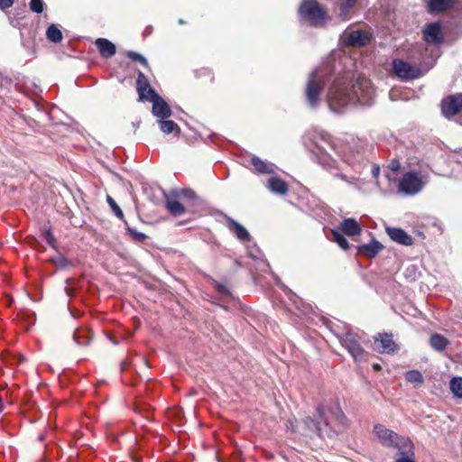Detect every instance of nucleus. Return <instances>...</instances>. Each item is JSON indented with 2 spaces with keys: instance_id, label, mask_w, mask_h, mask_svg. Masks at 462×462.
I'll return each instance as SVG.
<instances>
[{
  "instance_id": "864d4df0",
  "label": "nucleus",
  "mask_w": 462,
  "mask_h": 462,
  "mask_svg": "<svg viewBox=\"0 0 462 462\" xmlns=\"http://www.w3.org/2000/svg\"><path fill=\"white\" fill-rule=\"evenodd\" d=\"M248 254H249V256H250L251 258H253V259H256V258H257V256H256V255H254V254L253 253H251V252H249V253H248Z\"/></svg>"
},
{
  "instance_id": "ddd939ff",
  "label": "nucleus",
  "mask_w": 462,
  "mask_h": 462,
  "mask_svg": "<svg viewBox=\"0 0 462 462\" xmlns=\"http://www.w3.org/2000/svg\"><path fill=\"white\" fill-rule=\"evenodd\" d=\"M374 345L378 352L382 354L393 355L399 349L398 345L393 339V335L388 333H379L374 337Z\"/></svg>"
},
{
  "instance_id": "b1692460",
  "label": "nucleus",
  "mask_w": 462,
  "mask_h": 462,
  "mask_svg": "<svg viewBox=\"0 0 462 462\" xmlns=\"http://www.w3.org/2000/svg\"><path fill=\"white\" fill-rule=\"evenodd\" d=\"M449 345V341L444 336L435 333L430 337V346L436 351L441 352Z\"/></svg>"
},
{
  "instance_id": "603ef678",
  "label": "nucleus",
  "mask_w": 462,
  "mask_h": 462,
  "mask_svg": "<svg viewBox=\"0 0 462 462\" xmlns=\"http://www.w3.org/2000/svg\"><path fill=\"white\" fill-rule=\"evenodd\" d=\"M373 367H374V370H380L381 369V366L378 364L374 365Z\"/></svg>"
},
{
  "instance_id": "4be33fe9",
  "label": "nucleus",
  "mask_w": 462,
  "mask_h": 462,
  "mask_svg": "<svg viewBox=\"0 0 462 462\" xmlns=\"http://www.w3.org/2000/svg\"><path fill=\"white\" fill-rule=\"evenodd\" d=\"M136 89L139 94V98L144 100L148 98L150 89H153L150 86V82L142 71H138L136 79Z\"/></svg>"
},
{
  "instance_id": "bf43d9fd",
  "label": "nucleus",
  "mask_w": 462,
  "mask_h": 462,
  "mask_svg": "<svg viewBox=\"0 0 462 462\" xmlns=\"http://www.w3.org/2000/svg\"><path fill=\"white\" fill-rule=\"evenodd\" d=\"M39 439H40V440H42L43 439V436H40Z\"/></svg>"
},
{
  "instance_id": "ea45409f",
  "label": "nucleus",
  "mask_w": 462,
  "mask_h": 462,
  "mask_svg": "<svg viewBox=\"0 0 462 462\" xmlns=\"http://www.w3.org/2000/svg\"><path fill=\"white\" fill-rule=\"evenodd\" d=\"M42 236L49 245H51L53 248L56 247V238L53 236L51 228L45 229L42 233Z\"/></svg>"
},
{
  "instance_id": "a878e982",
  "label": "nucleus",
  "mask_w": 462,
  "mask_h": 462,
  "mask_svg": "<svg viewBox=\"0 0 462 462\" xmlns=\"http://www.w3.org/2000/svg\"><path fill=\"white\" fill-rule=\"evenodd\" d=\"M158 124L160 130L165 134H174L179 135L180 133V126L174 121L161 119L158 120Z\"/></svg>"
},
{
  "instance_id": "09e8293b",
  "label": "nucleus",
  "mask_w": 462,
  "mask_h": 462,
  "mask_svg": "<svg viewBox=\"0 0 462 462\" xmlns=\"http://www.w3.org/2000/svg\"><path fill=\"white\" fill-rule=\"evenodd\" d=\"M456 152L458 153L460 160L457 161L458 163H462V149H459L458 151H456Z\"/></svg>"
},
{
  "instance_id": "4468645a",
  "label": "nucleus",
  "mask_w": 462,
  "mask_h": 462,
  "mask_svg": "<svg viewBox=\"0 0 462 462\" xmlns=\"http://www.w3.org/2000/svg\"><path fill=\"white\" fill-rule=\"evenodd\" d=\"M454 7L462 10V0H428L427 10L430 14H436Z\"/></svg>"
},
{
  "instance_id": "9d476101",
  "label": "nucleus",
  "mask_w": 462,
  "mask_h": 462,
  "mask_svg": "<svg viewBox=\"0 0 462 462\" xmlns=\"http://www.w3.org/2000/svg\"><path fill=\"white\" fill-rule=\"evenodd\" d=\"M152 103V115L161 119H167L171 116V109L167 102L154 90L150 89L148 98Z\"/></svg>"
},
{
  "instance_id": "5fc2aeb1",
  "label": "nucleus",
  "mask_w": 462,
  "mask_h": 462,
  "mask_svg": "<svg viewBox=\"0 0 462 462\" xmlns=\"http://www.w3.org/2000/svg\"><path fill=\"white\" fill-rule=\"evenodd\" d=\"M125 365L126 364L125 362L121 363V368L122 370H125Z\"/></svg>"
},
{
  "instance_id": "c85d7f7f",
  "label": "nucleus",
  "mask_w": 462,
  "mask_h": 462,
  "mask_svg": "<svg viewBox=\"0 0 462 462\" xmlns=\"http://www.w3.org/2000/svg\"><path fill=\"white\" fill-rule=\"evenodd\" d=\"M166 208L174 217H180L185 213V208L176 199H169L166 202Z\"/></svg>"
},
{
  "instance_id": "f257e3e1",
  "label": "nucleus",
  "mask_w": 462,
  "mask_h": 462,
  "mask_svg": "<svg viewBox=\"0 0 462 462\" xmlns=\"http://www.w3.org/2000/svg\"><path fill=\"white\" fill-rule=\"evenodd\" d=\"M348 58L326 59L309 76L306 86V99L311 108L318 107L320 92L331 83L327 95V102L331 111L342 113L344 109L356 105L370 106L374 103L375 92L369 79L358 77L353 81L352 71L346 69Z\"/></svg>"
},
{
  "instance_id": "f704fd0d",
  "label": "nucleus",
  "mask_w": 462,
  "mask_h": 462,
  "mask_svg": "<svg viewBox=\"0 0 462 462\" xmlns=\"http://www.w3.org/2000/svg\"><path fill=\"white\" fill-rule=\"evenodd\" d=\"M51 262L59 269H65L72 264L71 261L60 254L52 257Z\"/></svg>"
},
{
  "instance_id": "79ce46f5",
  "label": "nucleus",
  "mask_w": 462,
  "mask_h": 462,
  "mask_svg": "<svg viewBox=\"0 0 462 462\" xmlns=\"http://www.w3.org/2000/svg\"><path fill=\"white\" fill-rule=\"evenodd\" d=\"M14 4V0H0V9L5 10L9 8Z\"/></svg>"
},
{
  "instance_id": "20e7f679",
  "label": "nucleus",
  "mask_w": 462,
  "mask_h": 462,
  "mask_svg": "<svg viewBox=\"0 0 462 462\" xmlns=\"http://www.w3.org/2000/svg\"><path fill=\"white\" fill-rule=\"evenodd\" d=\"M298 14L300 21L319 26L324 23L326 13L317 0H302Z\"/></svg>"
},
{
  "instance_id": "e433bc0d",
  "label": "nucleus",
  "mask_w": 462,
  "mask_h": 462,
  "mask_svg": "<svg viewBox=\"0 0 462 462\" xmlns=\"http://www.w3.org/2000/svg\"><path fill=\"white\" fill-rule=\"evenodd\" d=\"M106 202L108 203L111 210L113 211V213L121 220H125L124 219V213L122 211V209L120 208V207L117 205V203L114 200V199L110 196H107L106 197Z\"/></svg>"
},
{
  "instance_id": "c756f323",
  "label": "nucleus",
  "mask_w": 462,
  "mask_h": 462,
  "mask_svg": "<svg viewBox=\"0 0 462 462\" xmlns=\"http://www.w3.org/2000/svg\"><path fill=\"white\" fill-rule=\"evenodd\" d=\"M449 389L456 398L462 399V376L452 377L449 381Z\"/></svg>"
},
{
  "instance_id": "72a5a7b5",
  "label": "nucleus",
  "mask_w": 462,
  "mask_h": 462,
  "mask_svg": "<svg viewBox=\"0 0 462 462\" xmlns=\"http://www.w3.org/2000/svg\"><path fill=\"white\" fill-rule=\"evenodd\" d=\"M172 196L177 199H196V193L191 189H176L171 192Z\"/></svg>"
},
{
  "instance_id": "5701e85b",
  "label": "nucleus",
  "mask_w": 462,
  "mask_h": 462,
  "mask_svg": "<svg viewBox=\"0 0 462 462\" xmlns=\"http://www.w3.org/2000/svg\"><path fill=\"white\" fill-rule=\"evenodd\" d=\"M251 163L254 166V172L257 174H274L273 164L268 163L257 156L251 158Z\"/></svg>"
},
{
  "instance_id": "aec40b11",
  "label": "nucleus",
  "mask_w": 462,
  "mask_h": 462,
  "mask_svg": "<svg viewBox=\"0 0 462 462\" xmlns=\"http://www.w3.org/2000/svg\"><path fill=\"white\" fill-rule=\"evenodd\" d=\"M267 189L277 195H285L288 192V184L277 176H271L266 182Z\"/></svg>"
},
{
  "instance_id": "cd10ccee",
  "label": "nucleus",
  "mask_w": 462,
  "mask_h": 462,
  "mask_svg": "<svg viewBox=\"0 0 462 462\" xmlns=\"http://www.w3.org/2000/svg\"><path fill=\"white\" fill-rule=\"evenodd\" d=\"M73 340L79 346H88L91 340L90 332L86 329H76L73 334Z\"/></svg>"
},
{
  "instance_id": "7ed1b4c3",
  "label": "nucleus",
  "mask_w": 462,
  "mask_h": 462,
  "mask_svg": "<svg viewBox=\"0 0 462 462\" xmlns=\"http://www.w3.org/2000/svg\"><path fill=\"white\" fill-rule=\"evenodd\" d=\"M341 345L345 347L356 362L366 359L367 353L362 346L364 332L358 333L347 330L337 336Z\"/></svg>"
},
{
  "instance_id": "1a4fd4ad",
  "label": "nucleus",
  "mask_w": 462,
  "mask_h": 462,
  "mask_svg": "<svg viewBox=\"0 0 462 462\" xmlns=\"http://www.w3.org/2000/svg\"><path fill=\"white\" fill-rule=\"evenodd\" d=\"M423 183L417 172H406L399 181V190L406 195H415L422 189Z\"/></svg>"
},
{
  "instance_id": "a19ab883",
  "label": "nucleus",
  "mask_w": 462,
  "mask_h": 462,
  "mask_svg": "<svg viewBox=\"0 0 462 462\" xmlns=\"http://www.w3.org/2000/svg\"><path fill=\"white\" fill-rule=\"evenodd\" d=\"M30 9L36 14L42 13L44 9V3L42 0H31L30 1Z\"/></svg>"
},
{
  "instance_id": "412c9836",
  "label": "nucleus",
  "mask_w": 462,
  "mask_h": 462,
  "mask_svg": "<svg viewBox=\"0 0 462 462\" xmlns=\"http://www.w3.org/2000/svg\"><path fill=\"white\" fill-rule=\"evenodd\" d=\"M405 444H402V448L398 450L401 456L394 462H415L414 459V445L411 440H404Z\"/></svg>"
},
{
  "instance_id": "39448f33",
  "label": "nucleus",
  "mask_w": 462,
  "mask_h": 462,
  "mask_svg": "<svg viewBox=\"0 0 462 462\" xmlns=\"http://www.w3.org/2000/svg\"><path fill=\"white\" fill-rule=\"evenodd\" d=\"M373 32L365 30H346L340 36V41L344 46L352 48H363L371 43Z\"/></svg>"
},
{
  "instance_id": "6ab92c4d",
  "label": "nucleus",
  "mask_w": 462,
  "mask_h": 462,
  "mask_svg": "<svg viewBox=\"0 0 462 462\" xmlns=\"http://www.w3.org/2000/svg\"><path fill=\"white\" fill-rule=\"evenodd\" d=\"M339 228L344 235L348 236H358L362 232L360 224L353 217L345 218Z\"/></svg>"
},
{
  "instance_id": "9b49d317",
  "label": "nucleus",
  "mask_w": 462,
  "mask_h": 462,
  "mask_svg": "<svg viewBox=\"0 0 462 462\" xmlns=\"http://www.w3.org/2000/svg\"><path fill=\"white\" fill-rule=\"evenodd\" d=\"M462 109V93L450 95L441 101V112L447 118L457 115Z\"/></svg>"
},
{
  "instance_id": "a211bd4d",
  "label": "nucleus",
  "mask_w": 462,
  "mask_h": 462,
  "mask_svg": "<svg viewBox=\"0 0 462 462\" xmlns=\"http://www.w3.org/2000/svg\"><path fill=\"white\" fill-rule=\"evenodd\" d=\"M95 45L97 46L99 54L105 59H109L113 57L116 52V45L111 41L106 38L97 39L95 42Z\"/></svg>"
},
{
  "instance_id": "a18cd8bd",
  "label": "nucleus",
  "mask_w": 462,
  "mask_h": 462,
  "mask_svg": "<svg viewBox=\"0 0 462 462\" xmlns=\"http://www.w3.org/2000/svg\"><path fill=\"white\" fill-rule=\"evenodd\" d=\"M217 291H218L220 293H222V294H224V293L227 292V289H226V286H225V285H223V284H218V285H217Z\"/></svg>"
},
{
  "instance_id": "58836bf2",
  "label": "nucleus",
  "mask_w": 462,
  "mask_h": 462,
  "mask_svg": "<svg viewBox=\"0 0 462 462\" xmlns=\"http://www.w3.org/2000/svg\"><path fill=\"white\" fill-rule=\"evenodd\" d=\"M126 56L136 62H139L143 67L148 68V61L145 57H143L142 54L135 52L134 51H129L126 52Z\"/></svg>"
},
{
  "instance_id": "473e14b6",
  "label": "nucleus",
  "mask_w": 462,
  "mask_h": 462,
  "mask_svg": "<svg viewBox=\"0 0 462 462\" xmlns=\"http://www.w3.org/2000/svg\"><path fill=\"white\" fill-rule=\"evenodd\" d=\"M331 233L333 236V241L337 243L342 249L346 250L349 248V243L347 239L340 231L333 229Z\"/></svg>"
},
{
  "instance_id": "3c124183",
  "label": "nucleus",
  "mask_w": 462,
  "mask_h": 462,
  "mask_svg": "<svg viewBox=\"0 0 462 462\" xmlns=\"http://www.w3.org/2000/svg\"><path fill=\"white\" fill-rule=\"evenodd\" d=\"M3 409H4L3 400H2V397L0 396V412L3 411Z\"/></svg>"
},
{
  "instance_id": "13d9d810",
  "label": "nucleus",
  "mask_w": 462,
  "mask_h": 462,
  "mask_svg": "<svg viewBox=\"0 0 462 462\" xmlns=\"http://www.w3.org/2000/svg\"><path fill=\"white\" fill-rule=\"evenodd\" d=\"M436 52H439V50H437V51H436ZM434 57H435V58H438V57H439V53H436V54L434 55Z\"/></svg>"
},
{
  "instance_id": "c03bdc74",
  "label": "nucleus",
  "mask_w": 462,
  "mask_h": 462,
  "mask_svg": "<svg viewBox=\"0 0 462 462\" xmlns=\"http://www.w3.org/2000/svg\"><path fill=\"white\" fill-rule=\"evenodd\" d=\"M379 174H380V168H379V166L375 165V164L373 165V167H372V175H373V177L377 178L379 176Z\"/></svg>"
},
{
  "instance_id": "393cba45",
  "label": "nucleus",
  "mask_w": 462,
  "mask_h": 462,
  "mask_svg": "<svg viewBox=\"0 0 462 462\" xmlns=\"http://www.w3.org/2000/svg\"><path fill=\"white\" fill-rule=\"evenodd\" d=\"M357 0H341L338 7V16L343 21L350 18L352 9L355 7Z\"/></svg>"
},
{
  "instance_id": "dca6fc26",
  "label": "nucleus",
  "mask_w": 462,
  "mask_h": 462,
  "mask_svg": "<svg viewBox=\"0 0 462 462\" xmlns=\"http://www.w3.org/2000/svg\"><path fill=\"white\" fill-rule=\"evenodd\" d=\"M386 233L389 237L402 245H411L413 238L406 231L398 227H386Z\"/></svg>"
},
{
  "instance_id": "c9c22d12",
  "label": "nucleus",
  "mask_w": 462,
  "mask_h": 462,
  "mask_svg": "<svg viewBox=\"0 0 462 462\" xmlns=\"http://www.w3.org/2000/svg\"><path fill=\"white\" fill-rule=\"evenodd\" d=\"M330 412L341 425H345L346 418L337 403L331 406Z\"/></svg>"
},
{
  "instance_id": "423d86ee",
  "label": "nucleus",
  "mask_w": 462,
  "mask_h": 462,
  "mask_svg": "<svg viewBox=\"0 0 462 462\" xmlns=\"http://www.w3.org/2000/svg\"><path fill=\"white\" fill-rule=\"evenodd\" d=\"M318 418L313 419L308 417L304 420L305 425L320 438H332L335 431L328 425V421L325 416V409L322 405L317 407Z\"/></svg>"
},
{
  "instance_id": "bb28decb",
  "label": "nucleus",
  "mask_w": 462,
  "mask_h": 462,
  "mask_svg": "<svg viewBox=\"0 0 462 462\" xmlns=\"http://www.w3.org/2000/svg\"><path fill=\"white\" fill-rule=\"evenodd\" d=\"M46 37L52 43H60L63 39V34L59 26L52 23L46 30Z\"/></svg>"
},
{
  "instance_id": "4c0bfd02",
  "label": "nucleus",
  "mask_w": 462,
  "mask_h": 462,
  "mask_svg": "<svg viewBox=\"0 0 462 462\" xmlns=\"http://www.w3.org/2000/svg\"><path fill=\"white\" fill-rule=\"evenodd\" d=\"M275 283L284 291V293L290 298V300L295 301L296 294L285 284H283L281 279L274 273H273Z\"/></svg>"
},
{
  "instance_id": "4d7b16f0",
  "label": "nucleus",
  "mask_w": 462,
  "mask_h": 462,
  "mask_svg": "<svg viewBox=\"0 0 462 462\" xmlns=\"http://www.w3.org/2000/svg\"><path fill=\"white\" fill-rule=\"evenodd\" d=\"M179 23H180V24H184V23H185V22H184L182 19H180V20H179Z\"/></svg>"
},
{
  "instance_id": "37998d69",
  "label": "nucleus",
  "mask_w": 462,
  "mask_h": 462,
  "mask_svg": "<svg viewBox=\"0 0 462 462\" xmlns=\"http://www.w3.org/2000/svg\"><path fill=\"white\" fill-rule=\"evenodd\" d=\"M401 167V164L399 162V161L397 160H393L389 165V168L393 171H396L400 169Z\"/></svg>"
},
{
  "instance_id": "2f4dec72",
  "label": "nucleus",
  "mask_w": 462,
  "mask_h": 462,
  "mask_svg": "<svg viewBox=\"0 0 462 462\" xmlns=\"http://www.w3.org/2000/svg\"><path fill=\"white\" fill-rule=\"evenodd\" d=\"M404 377L407 382L411 383L422 384L424 378L419 370H409L405 373Z\"/></svg>"
},
{
  "instance_id": "0eeeda50",
  "label": "nucleus",
  "mask_w": 462,
  "mask_h": 462,
  "mask_svg": "<svg viewBox=\"0 0 462 462\" xmlns=\"http://www.w3.org/2000/svg\"><path fill=\"white\" fill-rule=\"evenodd\" d=\"M374 431L383 446L394 448L396 449L402 448V444H405L404 440H411L409 438L400 436L396 432L386 429L382 425H375Z\"/></svg>"
},
{
  "instance_id": "6e6552de",
  "label": "nucleus",
  "mask_w": 462,
  "mask_h": 462,
  "mask_svg": "<svg viewBox=\"0 0 462 462\" xmlns=\"http://www.w3.org/2000/svg\"><path fill=\"white\" fill-rule=\"evenodd\" d=\"M393 69L398 78L406 81L419 79L422 76V72L420 68L412 66L409 62L400 59L393 60Z\"/></svg>"
},
{
  "instance_id": "7c9ffc66",
  "label": "nucleus",
  "mask_w": 462,
  "mask_h": 462,
  "mask_svg": "<svg viewBox=\"0 0 462 462\" xmlns=\"http://www.w3.org/2000/svg\"><path fill=\"white\" fill-rule=\"evenodd\" d=\"M124 222L125 225L126 234L133 239V241L142 243L147 238V236L144 233L139 232L135 228L131 227L126 220H124Z\"/></svg>"
},
{
  "instance_id": "49530a36",
  "label": "nucleus",
  "mask_w": 462,
  "mask_h": 462,
  "mask_svg": "<svg viewBox=\"0 0 462 462\" xmlns=\"http://www.w3.org/2000/svg\"><path fill=\"white\" fill-rule=\"evenodd\" d=\"M262 263L263 265V267L261 269L263 272H266L267 270L270 269V265L268 263L263 261Z\"/></svg>"
},
{
  "instance_id": "f03ea898",
  "label": "nucleus",
  "mask_w": 462,
  "mask_h": 462,
  "mask_svg": "<svg viewBox=\"0 0 462 462\" xmlns=\"http://www.w3.org/2000/svg\"><path fill=\"white\" fill-rule=\"evenodd\" d=\"M304 144L311 154V159L332 176L348 184H355V178L342 172V162L350 166L356 173H361L369 161V146L360 139H351L338 143L323 131L309 132L303 137Z\"/></svg>"
},
{
  "instance_id": "f8f14e48",
  "label": "nucleus",
  "mask_w": 462,
  "mask_h": 462,
  "mask_svg": "<svg viewBox=\"0 0 462 462\" xmlns=\"http://www.w3.org/2000/svg\"><path fill=\"white\" fill-rule=\"evenodd\" d=\"M423 40L427 45L439 46L444 42L441 24L439 22L427 24L423 30Z\"/></svg>"
},
{
  "instance_id": "8fccbe9b",
  "label": "nucleus",
  "mask_w": 462,
  "mask_h": 462,
  "mask_svg": "<svg viewBox=\"0 0 462 462\" xmlns=\"http://www.w3.org/2000/svg\"><path fill=\"white\" fill-rule=\"evenodd\" d=\"M418 48H419V51H422V50H424V49H425V51H428V48H427V47H424V45H423V44H420Z\"/></svg>"
},
{
  "instance_id": "de8ad7c7",
  "label": "nucleus",
  "mask_w": 462,
  "mask_h": 462,
  "mask_svg": "<svg viewBox=\"0 0 462 462\" xmlns=\"http://www.w3.org/2000/svg\"><path fill=\"white\" fill-rule=\"evenodd\" d=\"M151 31H152V27H151V26L146 27V28H145V30H144V32H143V35H144V36H147L148 34H150V33H151Z\"/></svg>"
},
{
  "instance_id": "f3484780",
  "label": "nucleus",
  "mask_w": 462,
  "mask_h": 462,
  "mask_svg": "<svg viewBox=\"0 0 462 462\" xmlns=\"http://www.w3.org/2000/svg\"><path fill=\"white\" fill-rule=\"evenodd\" d=\"M383 249V245L374 238L370 243L356 247L357 253L367 258L375 257Z\"/></svg>"
},
{
  "instance_id": "2eb2a0df",
  "label": "nucleus",
  "mask_w": 462,
  "mask_h": 462,
  "mask_svg": "<svg viewBox=\"0 0 462 462\" xmlns=\"http://www.w3.org/2000/svg\"><path fill=\"white\" fill-rule=\"evenodd\" d=\"M225 218L226 221L227 228L241 243L245 244L251 242L252 236L244 226L228 216H225Z\"/></svg>"
},
{
  "instance_id": "6e6d98bb",
  "label": "nucleus",
  "mask_w": 462,
  "mask_h": 462,
  "mask_svg": "<svg viewBox=\"0 0 462 462\" xmlns=\"http://www.w3.org/2000/svg\"><path fill=\"white\" fill-rule=\"evenodd\" d=\"M411 270V271H415L414 266H411V268H410V267H409V268H407L406 272H410Z\"/></svg>"
}]
</instances>
